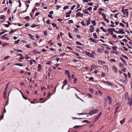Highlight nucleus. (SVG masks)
<instances>
[{
  "instance_id": "1",
  "label": "nucleus",
  "mask_w": 132,
  "mask_h": 132,
  "mask_svg": "<svg viewBox=\"0 0 132 132\" xmlns=\"http://www.w3.org/2000/svg\"><path fill=\"white\" fill-rule=\"evenodd\" d=\"M95 53L94 51H93L91 53H90V52H85V54L86 55L92 58H94L95 57Z\"/></svg>"
},
{
  "instance_id": "2",
  "label": "nucleus",
  "mask_w": 132,
  "mask_h": 132,
  "mask_svg": "<svg viewBox=\"0 0 132 132\" xmlns=\"http://www.w3.org/2000/svg\"><path fill=\"white\" fill-rule=\"evenodd\" d=\"M128 9H122L121 11L122 13H123L124 16H123V17H125L126 16L128 17Z\"/></svg>"
},
{
  "instance_id": "3",
  "label": "nucleus",
  "mask_w": 132,
  "mask_h": 132,
  "mask_svg": "<svg viewBox=\"0 0 132 132\" xmlns=\"http://www.w3.org/2000/svg\"><path fill=\"white\" fill-rule=\"evenodd\" d=\"M105 63V62L104 61L100 60H98V64L99 65H102Z\"/></svg>"
},
{
  "instance_id": "4",
  "label": "nucleus",
  "mask_w": 132,
  "mask_h": 132,
  "mask_svg": "<svg viewBox=\"0 0 132 132\" xmlns=\"http://www.w3.org/2000/svg\"><path fill=\"white\" fill-rule=\"evenodd\" d=\"M107 97L108 98V103L109 104H111L112 103V100L110 96H108Z\"/></svg>"
},
{
  "instance_id": "5",
  "label": "nucleus",
  "mask_w": 132,
  "mask_h": 132,
  "mask_svg": "<svg viewBox=\"0 0 132 132\" xmlns=\"http://www.w3.org/2000/svg\"><path fill=\"white\" fill-rule=\"evenodd\" d=\"M76 16L77 17H83V15L80 12H79L76 13Z\"/></svg>"
},
{
  "instance_id": "6",
  "label": "nucleus",
  "mask_w": 132,
  "mask_h": 132,
  "mask_svg": "<svg viewBox=\"0 0 132 132\" xmlns=\"http://www.w3.org/2000/svg\"><path fill=\"white\" fill-rule=\"evenodd\" d=\"M97 110L92 111L91 112H89L88 113V114H89V115H90V116H91V115H93L94 114L97 113Z\"/></svg>"
},
{
  "instance_id": "7",
  "label": "nucleus",
  "mask_w": 132,
  "mask_h": 132,
  "mask_svg": "<svg viewBox=\"0 0 132 132\" xmlns=\"http://www.w3.org/2000/svg\"><path fill=\"white\" fill-rule=\"evenodd\" d=\"M32 51L33 52V53L35 54L36 53L40 54L41 52V51L38 52L37 50H34Z\"/></svg>"
},
{
  "instance_id": "8",
  "label": "nucleus",
  "mask_w": 132,
  "mask_h": 132,
  "mask_svg": "<svg viewBox=\"0 0 132 132\" xmlns=\"http://www.w3.org/2000/svg\"><path fill=\"white\" fill-rule=\"evenodd\" d=\"M112 69L114 70V72L116 73H117V69L115 66L113 65L112 67Z\"/></svg>"
},
{
  "instance_id": "9",
  "label": "nucleus",
  "mask_w": 132,
  "mask_h": 132,
  "mask_svg": "<svg viewBox=\"0 0 132 132\" xmlns=\"http://www.w3.org/2000/svg\"><path fill=\"white\" fill-rule=\"evenodd\" d=\"M90 31L91 32H93L94 31V27L92 25L90 26Z\"/></svg>"
},
{
  "instance_id": "10",
  "label": "nucleus",
  "mask_w": 132,
  "mask_h": 132,
  "mask_svg": "<svg viewBox=\"0 0 132 132\" xmlns=\"http://www.w3.org/2000/svg\"><path fill=\"white\" fill-rule=\"evenodd\" d=\"M65 73L68 75V76L69 78H71V76L68 70H66L65 71Z\"/></svg>"
},
{
  "instance_id": "11",
  "label": "nucleus",
  "mask_w": 132,
  "mask_h": 132,
  "mask_svg": "<svg viewBox=\"0 0 132 132\" xmlns=\"http://www.w3.org/2000/svg\"><path fill=\"white\" fill-rule=\"evenodd\" d=\"M51 96V93L49 92L48 93V94L47 96V99H46L45 100L43 101L42 102H41L40 103H44V102L46 101L47 100L49 99L50 98V97Z\"/></svg>"
},
{
  "instance_id": "12",
  "label": "nucleus",
  "mask_w": 132,
  "mask_h": 132,
  "mask_svg": "<svg viewBox=\"0 0 132 132\" xmlns=\"http://www.w3.org/2000/svg\"><path fill=\"white\" fill-rule=\"evenodd\" d=\"M103 50L101 49L100 48H98L97 50V52L98 53H102Z\"/></svg>"
},
{
  "instance_id": "13",
  "label": "nucleus",
  "mask_w": 132,
  "mask_h": 132,
  "mask_svg": "<svg viewBox=\"0 0 132 132\" xmlns=\"http://www.w3.org/2000/svg\"><path fill=\"white\" fill-rule=\"evenodd\" d=\"M42 69L41 65L40 64H39L38 66V71H40Z\"/></svg>"
},
{
  "instance_id": "14",
  "label": "nucleus",
  "mask_w": 132,
  "mask_h": 132,
  "mask_svg": "<svg viewBox=\"0 0 132 132\" xmlns=\"http://www.w3.org/2000/svg\"><path fill=\"white\" fill-rule=\"evenodd\" d=\"M124 30L123 29H121L120 30H119V32L120 33V34H125V32L124 31H123Z\"/></svg>"
},
{
  "instance_id": "15",
  "label": "nucleus",
  "mask_w": 132,
  "mask_h": 132,
  "mask_svg": "<svg viewBox=\"0 0 132 132\" xmlns=\"http://www.w3.org/2000/svg\"><path fill=\"white\" fill-rule=\"evenodd\" d=\"M17 31V30H11L9 32V34H11L12 33H14L16 32Z\"/></svg>"
},
{
  "instance_id": "16",
  "label": "nucleus",
  "mask_w": 132,
  "mask_h": 132,
  "mask_svg": "<svg viewBox=\"0 0 132 132\" xmlns=\"http://www.w3.org/2000/svg\"><path fill=\"white\" fill-rule=\"evenodd\" d=\"M120 59H121V60L122 61L123 63L125 64H126V62L125 60L124 59H123L122 57H120Z\"/></svg>"
},
{
  "instance_id": "17",
  "label": "nucleus",
  "mask_w": 132,
  "mask_h": 132,
  "mask_svg": "<svg viewBox=\"0 0 132 132\" xmlns=\"http://www.w3.org/2000/svg\"><path fill=\"white\" fill-rule=\"evenodd\" d=\"M87 10H88L87 9H85V10H83V11L84 13H85V14H89L88 13Z\"/></svg>"
},
{
  "instance_id": "18",
  "label": "nucleus",
  "mask_w": 132,
  "mask_h": 132,
  "mask_svg": "<svg viewBox=\"0 0 132 132\" xmlns=\"http://www.w3.org/2000/svg\"><path fill=\"white\" fill-rule=\"evenodd\" d=\"M89 39L93 42H95L96 43V42L95 40L93 38H89Z\"/></svg>"
},
{
  "instance_id": "19",
  "label": "nucleus",
  "mask_w": 132,
  "mask_h": 132,
  "mask_svg": "<svg viewBox=\"0 0 132 132\" xmlns=\"http://www.w3.org/2000/svg\"><path fill=\"white\" fill-rule=\"evenodd\" d=\"M121 55L125 59H126L127 60H128V58L126 56L124 55L123 54H121Z\"/></svg>"
},
{
  "instance_id": "20",
  "label": "nucleus",
  "mask_w": 132,
  "mask_h": 132,
  "mask_svg": "<svg viewBox=\"0 0 132 132\" xmlns=\"http://www.w3.org/2000/svg\"><path fill=\"white\" fill-rule=\"evenodd\" d=\"M100 29H101L104 32H106V30L105 29H104L103 27H100Z\"/></svg>"
},
{
  "instance_id": "21",
  "label": "nucleus",
  "mask_w": 132,
  "mask_h": 132,
  "mask_svg": "<svg viewBox=\"0 0 132 132\" xmlns=\"http://www.w3.org/2000/svg\"><path fill=\"white\" fill-rule=\"evenodd\" d=\"M67 80L66 79H65L63 82V85L64 86L65 85L67 84Z\"/></svg>"
},
{
  "instance_id": "22",
  "label": "nucleus",
  "mask_w": 132,
  "mask_h": 132,
  "mask_svg": "<svg viewBox=\"0 0 132 132\" xmlns=\"http://www.w3.org/2000/svg\"><path fill=\"white\" fill-rule=\"evenodd\" d=\"M8 45V44L7 43H4L2 44V46L3 47H4L5 46Z\"/></svg>"
},
{
  "instance_id": "23",
  "label": "nucleus",
  "mask_w": 132,
  "mask_h": 132,
  "mask_svg": "<svg viewBox=\"0 0 132 132\" xmlns=\"http://www.w3.org/2000/svg\"><path fill=\"white\" fill-rule=\"evenodd\" d=\"M111 29V28H110L109 29H108V31L110 34L112 33L113 32Z\"/></svg>"
},
{
  "instance_id": "24",
  "label": "nucleus",
  "mask_w": 132,
  "mask_h": 132,
  "mask_svg": "<svg viewBox=\"0 0 132 132\" xmlns=\"http://www.w3.org/2000/svg\"><path fill=\"white\" fill-rule=\"evenodd\" d=\"M9 57H10V56H5V57H4V58H3V59L4 60H7V59H8L9 58Z\"/></svg>"
},
{
  "instance_id": "25",
  "label": "nucleus",
  "mask_w": 132,
  "mask_h": 132,
  "mask_svg": "<svg viewBox=\"0 0 132 132\" xmlns=\"http://www.w3.org/2000/svg\"><path fill=\"white\" fill-rule=\"evenodd\" d=\"M44 36H47L48 35L47 34V30H45L44 31Z\"/></svg>"
},
{
  "instance_id": "26",
  "label": "nucleus",
  "mask_w": 132,
  "mask_h": 132,
  "mask_svg": "<svg viewBox=\"0 0 132 132\" xmlns=\"http://www.w3.org/2000/svg\"><path fill=\"white\" fill-rule=\"evenodd\" d=\"M91 22L94 26L96 25V23L95 20H92L91 21Z\"/></svg>"
},
{
  "instance_id": "27",
  "label": "nucleus",
  "mask_w": 132,
  "mask_h": 132,
  "mask_svg": "<svg viewBox=\"0 0 132 132\" xmlns=\"http://www.w3.org/2000/svg\"><path fill=\"white\" fill-rule=\"evenodd\" d=\"M125 122V118H123V119L122 120H120V123L121 124H122Z\"/></svg>"
},
{
  "instance_id": "28",
  "label": "nucleus",
  "mask_w": 132,
  "mask_h": 132,
  "mask_svg": "<svg viewBox=\"0 0 132 132\" xmlns=\"http://www.w3.org/2000/svg\"><path fill=\"white\" fill-rule=\"evenodd\" d=\"M38 26V25H37L35 24H33L31 25V27L32 28H34Z\"/></svg>"
},
{
  "instance_id": "29",
  "label": "nucleus",
  "mask_w": 132,
  "mask_h": 132,
  "mask_svg": "<svg viewBox=\"0 0 132 132\" xmlns=\"http://www.w3.org/2000/svg\"><path fill=\"white\" fill-rule=\"evenodd\" d=\"M5 18V16L4 15H2L0 16V19L1 20Z\"/></svg>"
},
{
  "instance_id": "30",
  "label": "nucleus",
  "mask_w": 132,
  "mask_h": 132,
  "mask_svg": "<svg viewBox=\"0 0 132 132\" xmlns=\"http://www.w3.org/2000/svg\"><path fill=\"white\" fill-rule=\"evenodd\" d=\"M82 126V125L75 126H74L73 128H77Z\"/></svg>"
},
{
  "instance_id": "31",
  "label": "nucleus",
  "mask_w": 132,
  "mask_h": 132,
  "mask_svg": "<svg viewBox=\"0 0 132 132\" xmlns=\"http://www.w3.org/2000/svg\"><path fill=\"white\" fill-rule=\"evenodd\" d=\"M15 65L19 66L20 67H22L23 66V65H22L21 63H16L15 64Z\"/></svg>"
},
{
  "instance_id": "32",
  "label": "nucleus",
  "mask_w": 132,
  "mask_h": 132,
  "mask_svg": "<svg viewBox=\"0 0 132 132\" xmlns=\"http://www.w3.org/2000/svg\"><path fill=\"white\" fill-rule=\"evenodd\" d=\"M105 83H107L108 85H110L111 86H112V84L110 82H108V81H106V82H105Z\"/></svg>"
},
{
  "instance_id": "33",
  "label": "nucleus",
  "mask_w": 132,
  "mask_h": 132,
  "mask_svg": "<svg viewBox=\"0 0 132 132\" xmlns=\"http://www.w3.org/2000/svg\"><path fill=\"white\" fill-rule=\"evenodd\" d=\"M24 18L27 21H28L30 19V17L28 16H26Z\"/></svg>"
},
{
  "instance_id": "34",
  "label": "nucleus",
  "mask_w": 132,
  "mask_h": 132,
  "mask_svg": "<svg viewBox=\"0 0 132 132\" xmlns=\"http://www.w3.org/2000/svg\"><path fill=\"white\" fill-rule=\"evenodd\" d=\"M19 42V39L18 40H17L15 41L14 42V44H18Z\"/></svg>"
},
{
  "instance_id": "35",
  "label": "nucleus",
  "mask_w": 132,
  "mask_h": 132,
  "mask_svg": "<svg viewBox=\"0 0 132 132\" xmlns=\"http://www.w3.org/2000/svg\"><path fill=\"white\" fill-rule=\"evenodd\" d=\"M73 23V21L72 20H69L68 22V24H70V23Z\"/></svg>"
},
{
  "instance_id": "36",
  "label": "nucleus",
  "mask_w": 132,
  "mask_h": 132,
  "mask_svg": "<svg viewBox=\"0 0 132 132\" xmlns=\"http://www.w3.org/2000/svg\"><path fill=\"white\" fill-rule=\"evenodd\" d=\"M103 66L105 67V70H107L108 72L109 71V69L108 66L106 65H104Z\"/></svg>"
},
{
  "instance_id": "37",
  "label": "nucleus",
  "mask_w": 132,
  "mask_h": 132,
  "mask_svg": "<svg viewBox=\"0 0 132 132\" xmlns=\"http://www.w3.org/2000/svg\"><path fill=\"white\" fill-rule=\"evenodd\" d=\"M76 43L77 45H83L81 43H80L78 41L76 42Z\"/></svg>"
},
{
  "instance_id": "38",
  "label": "nucleus",
  "mask_w": 132,
  "mask_h": 132,
  "mask_svg": "<svg viewBox=\"0 0 132 132\" xmlns=\"http://www.w3.org/2000/svg\"><path fill=\"white\" fill-rule=\"evenodd\" d=\"M65 55V53H61L60 55V56L61 57H62L63 56Z\"/></svg>"
},
{
  "instance_id": "39",
  "label": "nucleus",
  "mask_w": 132,
  "mask_h": 132,
  "mask_svg": "<svg viewBox=\"0 0 132 132\" xmlns=\"http://www.w3.org/2000/svg\"><path fill=\"white\" fill-rule=\"evenodd\" d=\"M69 8V6H64L63 8V9L64 10H66V9H68Z\"/></svg>"
},
{
  "instance_id": "40",
  "label": "nucleus",
  "mask_w": 132,
  "mask_h": 132,
  "mask_svg": "<svg viewBox=\"0 0 132 132\" xmlns=\"http://www.w3.org/2000/svg\"><path fill=\"white\" fill-rule=\"evenodd\" d=\"M77 81V79L76 78H75L73 80V83L74 84H75L76 83V82Z\"/></svg>"
},
{
  "instance_id": "41",
  "label": "nucleus",
  "mask_w": 132,
  "mask_h": 132,
  "mask_svg": "<svg viewBox=\"0 0 132 132\" xmlns=\"http://www.w3.org/2000/svg\"><path fill=\"white\" fill-rule=\"evenodd\" d=\"M68 35H69V36L70 38H71V39L73 38L70 32H69Z\"/></svg>"
},
{
  "instance_id": "42",
  "label": "nucleus",
  "mask_w": 132,
  "mask_h": 132,
  "mask_svg": "<svg viewBox=\"0 0 132 132\" xmlns=\"http://www.w3.org/2000/svg\"><path fill=\"white\" fill-rule=\"evenodd\" d=\"M105 21L107 23H109V20L106 18L104 19Z\"/></svg>"
},
{
  "instance_id": "43",
  "label": "nucleus",
  "mask_w": 132,
  "mask_h": 132,
  "mask_svg": "<svg viewBox=\"0 0 132 132\" xmlns=\"http://www.w3.org/2000/svg\"><path fill=\"white\" fill-rule=\"evenodd\" d=\"M82 123H88V121L87 120H84L82 121Z\"/></svg>"
},
{
  "instance_id": "44",
  "label": "nucleus",
  "mask_w": 132,
  "mask_h": 132,
  "mask_svg": "<svg viewBox=\"0 0 132 132\" xmlns=\"http://www.w3.org/2000/svg\"><path fill=\"white\" fill-rule=\"evenodd\" d=\"M93 36L94 37H95V38H97V35L95 33H93Z\"/></svg>"
},
{
  "instance_id": "45",
  "label": "nucleus",
  "mask_w": 132,
  "mask_h": 132,
  "mask_svg": "<svg viewBox=\"0 0 132 132\" xmlns=\"http://www.w3.org/2000/svg\"><path fill=\"white\" fill-rule=\"evenodd\" d=\"M119 24H120V26H122L123 27H125V26L124 25V24H123V23H119Z\"/></svg>"
},
{
  "instance_id": "46",
  "label": "nucleus",
  "mask_w": 132,
  "mask_h": 132,
  "mask_svg": "<svg viewBox=\"0 0 132 132\" xmlns=\"http://www.w3.org/2000/svg\"><path fill=\"white\" fill-rule=\"evenodd\" d=\"M88 96L89 98H91L92 97V95L90 93H87Z\"/></svg>"
},
{
  "instance_id": "47",
  "label": "nucleus",
  "mask_w": 132,
  "mask_h": 132,
  "mask_svg": "<svg viewBox=\"0 0 132 132\" xmlns=\"http://www.w3.org/2000/svg\"><path fill=\"white\" fill-rule=\"evenodd\" d=\"M106 74L104 72H103L102 74H101V76L104 77L105 76V75Z\"/></svg>"
},
{
  "instance_id": "48",
  "label": "nucleus",
  "mask_w": 132,
  "mask_h": 132,
  "mask_svg": "<svg viewBox=\"0 0 132 132\" xmlns=\"http://www.w3.org/2000/svg\"><path fill=\"white\" fill-rule=\"evenodd\" d=\"M81 23L83 26H85L86 25V24L84 23V21H82L81 22Z\"/></svg>"
},
{
  "instance_id": "49",
  "label": "nucleus",
  "mask_w": 132,
  "mask_h": 132,
  "mask_svg": "<svg viewBox=\"0 0 132 132\" xmlns=\"http://www.w3.org/2000/svg\"><path fill=\"white\" fill-rule=\"evenodd\" d=\"M93 3H91V2H90V3H88L87 4V5H89L90 6H92L93 5Z\"/></svg>"
},
{
  "instance_id": "50",
  "label": "nucleus",
  "mask_w": 132,
  "mask_h": 132,
  "mask_svg": "<svg viewBox=\"0 0 132 132\" xmlns=\"http://www.w3.org/2000/svg\"><path fill=\"white\" fill-rule=\"evenodd\" d=\"M119 106H117L116 108V111L114 113V114H115V113H116V112H117V110L118 109V108H119Z\"/></svg>"
},
{
  "instance_id": "51",
  "label": "nucleus",
  "mask_w": 132,
  "mask_h": 132,
  "mask_svg": "<svg viewBox=\"0 0 132 132\" xmlns=\"http://www.w3.org/2000/svg\"><path fill=\"white\" fill-rule=\"evenodd\" d=\"M52 25L54 27H56V24L54 23H52Z\"/></svg>"
},
{
  "instance_id": "52",
  "label": "nucleus",
  "mask_w": 132,
  "mask_h": 132,
  "mask_svg": "<svg viewBox=\"0 0 132 132\" xmlns=\"http://www.w3.org/2000/svg\"><path fill=\"white\" fill-rule=\"evenodd\" d=\"M25 57L26 59H28L29 58V57L27 55H26L25 56Z\"/></svg>"
},
{
  "instance_id": "53",
  "label": "nucleus",
  "mask_w": 132,
  "mask_h": 132,
  "mask_svg": "<svg viewBox=\"0 0 132 132\" xmlns=\"http://www.w3.org/2000/svg\"><path fill=\"white\" fill-rule=\"evenodd\" d=\"M5 68V66H3L2 67L1 70L2 71H3L4 70Z\"/></svg>"
},
{
  "instance_id": "54",
  "label": "nucleus",
  "mask_w": 132,
  "mask_h": 132,
  "mask_svg": "<svg viewBox=\"0 0 132 132\" xmlns=\"http://www.w3.org/2000/svg\"><path fill=\"white\" fill-rule=\"evenodd\" d=\"M48 17L51 18V19H53V18L52 16L50 14H48Z\"/></svg>"
},
{
  "instance_id": "55",
  "label": "nucleus",
  "mask_w": 132,
  "mask_h": 132,
  "mask_svg": "<svg viewBox=\"0 0 132 132\" xmlns=\"http://www.w3.org/2000/svg\"><path fill=\"white\" fill-rule=\"evenodd\" d=\"M110 61L111 62H115V60L114 59H111L110 60Z\"/></svg>"
},
{
  "instance_id": "56",
  "label": "nucleus",
  "mask_w": 132,
  "mask_h": 132,
  "mask_svg": "<svg viewBox=\"0 0 132 132\" xmlns=\"http://www.w3.org/2000/svg\"><path fill=\"white\" fill-rule=\"evenodd\" d=\"M101 15L103 16V18L104 19L106 18V16L104 14V13H102L101 14Z\"/></svg>"
},
{
  "instance_id": "57",
  "label": "nucleus",
  "mask_w": 132,
  "mask_h": 132,
  "mask_svg": "<svg viewBox=\"0 0 132 132\" xmlns=\"http://www.w3.org/2000/svg\"><path fill=\"white\" fill-rule=\"evenodd\" d=\"M15 50L17 51L18 52H21L22 51V50L18 49Z\"/></svg>"
},
{
  "instance_id": "58",
  "label": "nucleus",
  "mask_w": 132,
  "mask_h": 132,
  "mask_svg": "<svg viewBox=\"0 0 132 132\" xmlns=\"http://www.w3.org/2000/svg\"><path fill=\"white\" fill-rule=\"evenodd\" d=\"M6 91H7V90L6 89H5V91L4 92V96H6Z\"/></svg>"
},
{
  "instance_id": "59",
  "label": "nucleus",
  "mask_w": 132,
  "mask_h": 132,
  "mask_svg": "<svg viewBox=\"0 0 132 132\" xmlns=\"http://www.w3.org/2000/svg\"><path fill=\"white\" fill-rule=\"evenodd\" d=\"M40 13H39V12H37L36 13V14H35V16L36 17V16H38L39 14H40Z\"/></svg>"
},
{
  "instance_id": "60",
  "label": "nucleus",
  "mask_w": 132,
  "mask_h": 132,
  "mask_svg": "<svg viewBox=\"0 0 132 132\" xmlns=\"http://www.w3.org/2000/svg\"><path fill=\"white\" fill-rule=\"evenodd\" d=\"M4 114H3L2 115V116H1L0 117V119H3V118L4 117Z\"/></svg>"
},
{
  "instance_id": "61",
  "label": "nucleus",
  "mask_w": 132,
  "mask_h": 132,
  "mask_svg": "<svg viewBox=\"0 0 132 132\" xmlns=\"http://www.w3.org/2000/svg\"><path fill=\"white\" fill-rule=\"evenodd\" d=\"M92 7H89L88 8L87 10H88V11H90L92 10Z\"/></svg>"
},
{
  "instance_id": "62",
  "label": "nucleus",
  "mask_w": 132,
  "mask_h": 132,
  "mask_svg": "<svg viewBox=\"0 0 132 132\" xmlns=\"http://www.w3.org/2000/svg\"><path fill=\"white\" fill-rule=\"evenodd\" d=\"M77 37L78 39H80L81 38L80 36L79 35H77L76 36Z\"/></svg>"
},
{
  "instance_id": "63",
  "label": "nucleus",
  "mask_w": 132,
  "mask_h": 132,
  "mask_svg": "<svg viewBox=\"0 0 132 132\" xmlns=\"http://www.w3.org/2000/svg\"><path fill=\"white\" fill-rule=\"evenodd\" d=\"M46 23L47 24H50V21L49 20H47L46 22Z\"/></svg>"
},
{
  "instance_id": "64",
  "label": "nucleus",
  "mask_w": 132,
  "mask_h": 132,
  "mask_svg": "<svg viewBox=\"0 0 132 132\" xmlns=\"http://www.w3.org/2000/svg\"><path fill=\"white\" fill-rule=\"evenodd\" d=\"M74 31L75 32H77L78 31V29L77 28H76L74 29Z\"/></svg>"
}]
</instances>
